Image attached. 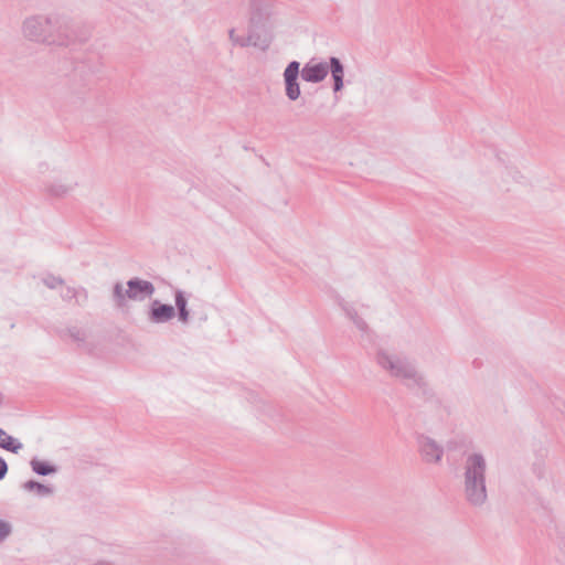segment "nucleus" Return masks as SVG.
<instances>
[{"instance_id":"nucleus-12","label":"nucleus","mask_w":565,"mask_h":565,"mask_svg":"<svg viewBox=\"0 0 565 565\" xmlns=\"http://www.w3.org/2000/svg\"><path fill=\"white\" fill-rule=\"evenodd\" d=\"M175 316L182 324H188L190 321V310L188 308V298L183 290L177 289L174 291Z\"/></svg>"},{"instance_id":"nucleus-20","label":"nucleus","mask_w":565,"mask_h":565,"mask_svg":"<svg viewBox=\"0 0 565 565\" xmlns=\"http://www.w3.org/2000/svg\"><path fill=\"white\" fill-rule=\"evenodd\" d=\"M11 524L0 519V542L4 541L11 534Z\"/></svg>"},{"instance_id":"nucleus-16","label":"nucleus","mask_w":565,"mask_h":565,"mask_svg":"<svg viewBox=\"0 0 565 565\" xmlns=\"http://www.w3.org/2000/svg\"><path fill=\"white\" fill-rule=\"evenodd\" d=\"M73 190V185L52 183L45 186V192L54 198H63Z\"/></svg>"},{"instance_id":"nucleus-18","label":"nucleus","mask_w":565,"mask_h":565,"mask_svg":"<svg viewBox=\"0 0 565 565\" xmlns=\"http://www.w3.org/2000/svg\"><path fill=\"white\" fill-rule=\"evenodd\" d=\"M67 333L72 338V340L77 342L78 344H83L86 340V332L81 328L71 327L67 329Z\"/></svg>"},{"instance_id":"nucleus-3","label":"nucleus","mask_w":565,"mask_h":565,"mask_svg":"<svg viewBox=\"0 0 565 565\" xmlns=\"http://www.w3.org/2000/svg\"><path fill=\"white\" fill-rule=\"evenodd\" d=\"M102 71V62L97 56H90L75 63L73 67L72 82L79 79L81 88L70 86L64 95L65 106L72 109H79L85 104V96L93 77Z\"/></svg>"},{"instance_id":"nucleus-11","label":"nucleus","mask_w":565,"mask_h":565,"mask_svg":"<svg viewBox=\"0 0 565 565\" xmlns=\"http://www.w3.org/2000/svg\"><path fill=\"white\" fill-rule=\"evenodd\" d=\"M409 390H416L417 394L426 402L434 406H440L441 399L430 386L423 373H419L412 383L407 386Z\"/></svg>"},{"instance_id":"nucleus-9","label":"nucleus","mask_w":565,"mask_h":565,"mask_svg":"<svg viewBox=\"0 0 565 565\" xmlns=\"http://www.w3.org/2000/svg\"><path fill=\"white\" fill-rule=\"evenodd\" d=\"M418 451L426 463H439L444 456V447L426 435L417 437Z\"/></svg>"},{"instance_id":"nucleus-6","label":"nucleus","mask_w":565,"mask_h":565,"mask_svg":"<svg viewBox=\"0 0 565 565\" xmlns=\"http://www.w3.org/2000/svg\"><path fill=\"white\" fill-rule=\"evenodd\" d=\"M154 291L156 288L151 281L134 277L127 281L126 289L121 282L117 281L113 286L111 299L117 309H124L128 300L143 301L151 298Z\"/></svg>"},{"instance_id":"nucleus-13","label":"nucleus","mask_w":565,"mask_h":565,"mask_svg":"<svg viewBox=\"0 0 565 565\" xmlns=\"http://www.w3.org/2000/svg\"><path fill=\"white\" fill-rule=\"evenodd\" d=\"M0 448L18 454L23 448V444L0 427Z\"/></svg>"},{"instance_id":"nucleus-7","label":"nucleus","mask_w":565,"mask_h":565,"mask_svg":"<svg viewBox=\"0 0 565 565\" xmlns=\"http://www.w3.org/2000/svg\"><path fill=\"white\" fill-rule=\"evenodd\" d=\"M273 41V34L268 18L260 11H254L249 19L248 34L245 40H239V46H254L266 51Z\"/></svg>"},{"instance_id":"nucleus-10","label":"nucleus","mask_w":565,"mask_h":565,"mask_svg":"<svg viewBox=\"0 0 565 565\" xmlns=\"http://www.w3.org/2000/svg\"><path fill=\"white\" fill-rule=\"evenodd\" d=\"M175 317V308L170 303H163L158 299L151 300L147 318L153 324L167 323Z\"/></svg>"},{"instance_id":"nucleus-23","label":"nucleus","mask_w":565,"mask_h":565,"mask_svg":"<svg viewBox=\"0 0 565 565\" xmlns=\"http://www.w3.org/2000/svg\"><path fill=\"white\" fill-rule=\"evenodd\" d=\"M8 470L9 467L7 461L0 456V480L6 478Z\"/></svg>"},{"instance_id":"nucleus-22","label":"nucleus","mask_w":565,"mask_h":565,"mask_svg":"<svg viewBox=\"0 0 565 565\" xmlns=\"http://www.w3.org/2000/svg\"><path fill=\"white\" fill-rule=\"evenodd\" d=\"M352 322L361 332H367L369 326L360 316L355 317Z\"/></svg>"},{"instance_id":"nucleus-21","label":"nucleus","mask_w":565,"mask_h":565,"mask_svg":"<svg viewBox=\"0 0 565 565\" xmlns=\"http://www.w3.org/2000/svg\"><path fill=\"white\" fill-rule=\"evenodd\" d=\"M340 306L351 321H353V319L359 316L356 310L348 305L344 300H341Z\"/></svg>"},{"instance_id":"nucleus-25","label":"nucleus","mask_w":565,"mask_h":565,"mask_svg":"<svg viewBox=\"0 0 565 565\" xmlns=\"http://www.w3.org/2000/svg\"><path fill=\"white\" fill-rule=\"evenodd\" d=\"M94 565H113V564H111V563H109V562L99 561V562H97V563H96V564H94Z\"/></svg>"},{"instance_id":"nucleus-17","label":"nucleus","mask_w":565,"mask_h":565,"mask_svg":"<svg viewBox=\"0 0 565 565\" xmlns=\"http://www.w3.org/2000/svg\"><path fill=\"white\" fill-rule=\"evenodd\" d=\"M78 296H82L83 301L87 300V291L84 288H82L81 290H76L73 287H67L61 295L63 300L70 301L72 299H76V302L81 305V301L77 298Z\"/></svg>"},{"instance_id":"nucleus-8","label":"nucleus","mask_w":565,"mask_h":565,"mask_svg":"<svg viewBox=\"0 0 565 565\" xmlns=\"http://www.w3.org/2000/svg\"><path fill=\"white\" fill-rule=\"evenodd\" d=\"M299 76L300 63L298 61L289 62L284 70L282 77L285 84V94L291 102L297 100L301 95L300 84L298 81Z\"/></svg>"},{"instance_id":"nucleus-5","label":"nucleus","mask_w":565,"mask_h":565,"mask_svg":"<svg viewBox=\"0 0 565 565\" xmlns=\"http://www.w3.org/2000/svg\"><path fill=\"white\" fill-rule=\"evenodd\" d=\"M376 363L381 369L390 374V376L402 381L406 386L416 380L420 373L415 362L406 355L390 353L385 350H379L375 356Z\"/></svg>"},{"instance_id":"nucleus-1","label":"nucleus","mask_w":565,"mask_h":565,"mask_svg":"<svg viewBox=\"0 0 565 565\" xmlns=\"http://www.w3.org/2000/svg\"><path fill=\"white\" fill-rule=\"evenodd\" d=\"M22 33L29 41L47 45L68 46L87 40V34L79 31L70 15L58 12L26 18L22 23Z\"/></svg>"},{"instance_id":"nucleus-14","label":"nucleus","mask_w":565,"mask_h":565,"mask_svg":"<svg viewBox=\"0 0 565 565\" xmlns=\"http://www.w3.org/2000/svg\"><path fill=\"white\" fill-rule=\"evenodd\" d=\"M30 466L34 473L43 477L54 475L58 470L57 466L49 461L40 460L36 457L31 459Z\"/></svg>"},{"instance_id":"nucleus-2","label":"nucleus","mask_w":565,"mask_h":565,"mask_svg":"<svg viewBox=\"0 0 565 565\" xmlns=\"http://www.w3.org/2000/svg\"><path fill=\"white\" fill-rule=\"evenodd\" d=\"M487 467V460L480 452L469 454L465 458L462 465L463 495L471 507L481 508L488 501Z\"/></svg>"},{"instance_id":"nucleus-24","label":"nucleus","mask_w":565,"mask_h":565,"mask_svg":"<svg viewBox=\"0 0 565 565\" xmlns=\"http://www.w3.org/2000/svg\"><path fill=\"white\" fill-rule=\"evenodd\" d=\"M228 35H230V40L233 42V44L235 45H239V40H245L246 36H238L235 34V30L234 29H231L230 32H228Z\"/></svg>"},{"instance_id":"nucleus-4","label":"nucleus","mask_w":565,"mask_h":565,"mask_svg":"<svg viewBox=\"0 0 565 565\" xmlns=\"http://www.w3.org/2000/svg\"><path fill=\"white\" fill-rule=\"evenodd\" d=\"M329 72L331 73V78L333 82V93L337 94L341 92L344 86V65L339 57L331 56L329 57L328 63H306L300 70V76L307 83L317 84L322 82L328 76Z\"/></svg>"},{"instance_id":"nucleus-15","label":"nucleus","mask_w":565,"mask_h":565,"mask_svg":"<svg viewBox=\"0 0 565 565\" xmlns=\"http://www.w3.org/2000/svg\"><path fill=\"white\" fill-rule=\"evenodd\" d=\"M22 489L28 492H35L39 497H47L54 492L53 487L41 483L36 480H28L22 484Z\"/></svg>"},{"instance_id":"nucleus-19","label":"nucleus","mask_w":565,"mask_h":565,"mask_svg":"<svg viewBox=\"0 0 565 565\" xmlns=\"http://www.w3.org/2000/svg\"><path fill=\"white\" fill-rule=\"evenodd\" d=\"M42 282L50 289H55L64 284L63 278L47 274L42 278Z\"/></svg>"}]
</instances>
